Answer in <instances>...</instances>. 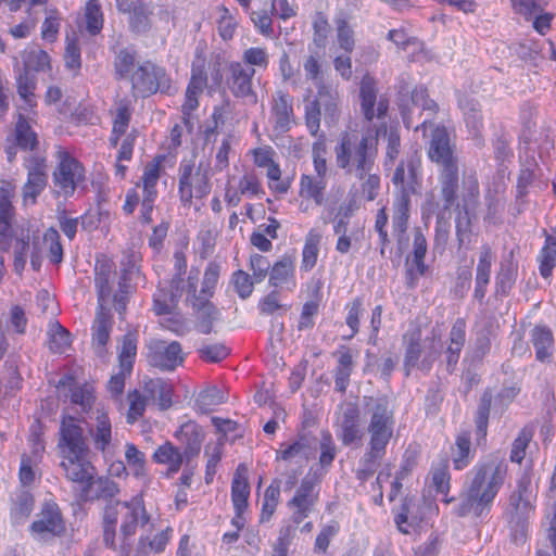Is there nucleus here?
Returning a JSON list of instances; mask_svg holds the SVG:
<instances>
[{"mask_svg": "<svg viewBox=\"0 0 556 556\" xmlns=\"http://www.w3.org/2000/svg\"><path fill=\"white\" fill-rule=\"evenodd\" d=\"M326 181L324 177L302 175L300 182V195L305 199H313L317 205L325 201Z\"/></svg>", "mask_w": 556, "mask_h": 556, "instance_id": "a19ab883", "label": "nucleus"}, {"mask_svg": "<svg viewBox=\"0 0 556 556\" xmlns=\"http://www.w3.org/2000/svg\"><path fill=\"white\" fill-rule=\"evenodd\" d=\"M255 68L241 62H231L226 72V84L231 94L245 99L250 104L257 103V94L253 88Z\"/></svg>", "mask_w": 556, "mask_h": 556, "instance_id": "ddd939ff", "label": "nucleus"}, {"mask_svg": "<svg viewBox=\"0 0 556 556\" xmlns=\"http://www.w3.org/2000/svg\"><path fill=\"white\" fill-rule=\"evenodd\" d=\"M71 344L70 332L58 321L50 324L48 329V348L53 353H64Z\"/></svg>", "mask_w": 556, "mask_h": 556, "instance_id": "49530a36", "label": "nucleus"}, {"mask_svg": "<svg viewBox=\"0 0 556 556\" xmlns=\"http://www.w3.org/2000/svg\"><path fill=\"white\" fill-rule=\"evenodd\" d=\"M493 262V253L489 245L481 248L479 262L476 269V289L475 298L482 301L485 296L486 286L490 282L491 266Z\"/></svg>", "mask_w": 556, "mask_h": 556, "instance_id": "72a5a7b5", "label": "nucleus"}, {"mask_svg": "<svg viewBox=\"0 0 556 556\" xmlns=\"http://www.w3.org/2000/svg\"><path fill=\"white\" fill-rule=\"evenodd\" d=\"M62 462L60 464L64 471L65 477L75 483L81 484L83 488L96 475V469L92 464L88 460V455H73L61 456Z\"/></svg>", "mask_w": 556, "mask_h": 556, "instance_id": "b1692460", "label": "nucleus"}, {"mask_svg": "<svg viewBox=\"0 0 556 556\" xmlns=\"http://www.w3.org/2000/svg\"><path fill=\"white\" fill-rule=\"evenodd\" d=\"M148 350L149 364L162 370H174L184 362L182 349L177 341L153 340Z\"/></svg>", "mask_w": 556, "mask_h": 556, "instance_id": "a211bd4d", "label": "nucleus"}, {"mask_svg": "<svg viewBox=\"0 0 556 556\" xmlns=\"http://www.w3.org/2000/svg\"><path fill=\"white\" fill-rule=\"evenodd\" d=\"M250 495V484L248 482V468L240 464L231 483V500L235 511H244L248 507V498Z\"/></svg>", "mask_w": 556, "mask_h": 556, "instance_id": "473e14b6", "label": "nucleus"}, {"mask_svg": "<svg viewBox=\"0 0 556 556\" xmlns=\"http://www.w3.org/2000/svg\"><path fill=\"white\" fill-rule=\"evenodd\" d=\"M363 406L368 419L366 427L368 443L359 459L356 477L365 482L375 475L387 455V447L393 438L395 420L386 397L364 396Z\"/></svg>", "mask_w": 556, "mask_h": 556, "instance_id": "f257e3e1", "label": "nucleus"}, {"mask_svg": "<svg viewBox=\"0 0 556 556\" xmlns=\"http://www.w3.org/2000/svg\"><path fill=\"white\" fill-rule=\"evenodd\" d=\"M493 392L491 389H485L481 395L477 414H476V426L477 432L481 437L486 435V429L489 424L490 408L492 404Z\"/></svg>", "mask_w": 556, "mask_h": 556, "instance_id": "09e8293b", "label": "nucleus"}, {"mask_svg": "<svg viewBox=\"0 0 556 556\" xmlns=\"http://www.w3.org/2000/svg\"><path fill=\"white\" fill-rule=\"evenodd\" d=\"M129 26L135 33H147L152 26V3L147 0H131L129 11Z\"/></svg>", "mask_w": 556, "mask_h": 556, "instance_id": "c85d7f7f", "label": "nucleus"}, {"mask_svg": "<svg viewBox=\"0 0 556 556\" xmlns=\"http://www.w3.org/2000/svg\"><path fill=\"white\" fill-rule=\"evenodd\" d=\"M442 344L435 337L420 340L419 332H413L406 343L404 356L405 376H409L412 369L417 368L428 372L432 368L434 362L439 358Z\"/></svg>", "mask_w": 556, "mask_h": 556, "instance_id": "423d86ee", "label": "nucleus"}, {"mask_svg": "<svg viewBox=\"0 0 556 556\" xmlns=\"http://www.w3.org/2000/svg\"><path fill=\"white\" fill-rule=\"evenodd\" d=\"M314 448L311 441L306 437H301L298 441L289 445L286 450L280 452L277 458L289 460L294 457H302L307 460L313 455Z\"/></svg>", "mask_w": 556, "mask_h": 556, "instance_id": "3c124183", "label": "nucleus"}, {"mask_svg": "<svg viewBox=\"0 0 556 556\" xmlns=\"http://www.w3.org/2000/svg\"><path fill=\"white\" fill-rule=\"evenodd\" d=\"M176 438L184 446L186 463L199 455L204 439L203 430L195 422H186L176 432Z\"/></svg>", "mask_w": 556, "mask_h": 556, "instance_id": "a878e982", "label": "nucleus"}, {"mask_svg": "<svg viewBox=\"0 0 556 556\" xmlns=\"http://www.w3.org/2000/svg\"><path fill=\"white\" fill-rule=\"evenodd\" d=\"M339 358L334 371L336 390L340 393H345L350 383V377L353 371L354 361L353 355L348 348H342L338 351Z\"/></svg>", "mask_w": 556, "mask_h": 556, "instance_id": "e433bc0d", "label": "nucleus"}, {"mask_svg": "<svg viewBox=\"0 0 556 556\" xmlns=\"http://www.w3.org/2000/svg\"><path fill=\"white\" fill-rule=\"evenodd\" d=\"M27 182L24 186V198L33 202L45 189L48 181L46 159L41 155H33L26 160Z\"/></svg>", "mask_w": 556, "mask_h": 556, "instance_id": "5701e85b", "label": "nucleus"}, {"mask_svg": "<svg viewBox=\"0 0 556 556\" xmlns=\"http://www.w3.org/2000/svg\"><path fill=\"white\" fill-rule=\"evenodd\" d=\"M30 531L40 541L63 535L65 522L59 506L53 502L46 503L38 515V519L31 523Z\"/></svg>", "mask_w": 556, "mask_h": 556, "instance_id": "dca6fc26", "label": "nucleus"}, {"mask_svg": "<svg viewBox=\"0 0 556 556\" xmlns=\"http://www.w3.org/2000/svg\"><path fill=\"white\" fill-rule=\"evenodd\" d=\"M458 106L463 112L467 127L476 137L480 138L483 116L479 101L469 94H460L458 97Z\"/></svg>", "mask_w": 556, "mask_h": 556, "instance_id": "cd10ccee", "label": "nucleus"}, {"mask_svg": "<svg viewBox=\"0 0 556 556\" xmlns=\"http://www.w3.org/2000/svg\"><path fill=\"white\" fill-rule=\"evenodd\" d=\"M224 403L223 393L215 387L208 388L199 393L195 400V406L202 414H207L214 406Z\"/></svg>", "mask_w": 556, "mask_h": 556, "instance_id": "603ef678", "label": "nucleus"}, {"mask_svg": "<svg viewBox=\"0 0 556 556\" xmlns=\"http://www.w3.org/2000/svg\"><path fill=\"white\" fill-rule=\"evenodd\" d=\"M211 190L208 169L194 167L191 161H182L179 167V194L185 205H190L192 198L201 199Z\"/></svg>", "mask_w": 556, "mask_h": 556, "instance_id": "1a4fd4ad", "label": "nucleus"}, {"mask_svg": "<svg viewBox=\"0 0 556 556\" xmlns=\"http://www.w3.org/2000/svg\"><path fill=\"white\" fill-rule=\"evenodd\" d=\"M229 349L223 343H203L198 349L200 358L207 363H218L229 355Z\"/></svg>", "mask_w": 556, "mask_h": 556, "instance_id": "6e6d98bb", "label": "nucleus"}, {"mask_svg": "<svg viewBox=\"0 0 556 556\" xmlns=\"http://www.w3.org/2000/svg\"><path fill=\"white\" fill-rule=\"evenodd\" d=\"M232 282L236 292L241 299H247L251 295L255 283L254 279L252 280L251 276L243 270L233 273Z\"/></svg>", "mask_w": 556, "mask_h": 556, "instance_id": "338daca9", "label": "nucleus"}, {"mask_svg": "<svg viewBox=\"0 0 556 556\" xmlns=\"http://www.w3.org/2000/svg\"><path fill=\"white\" fill-rule=\"evenodd\" d=\"M59 434L58 450L60 456L73 455L76 457V454H89L87 438L76 418L72 416L64 417L61 421Z\"/></svg>", "mask_w": 556, "mask_h": 556, "instance_id": "4468645a", "label": "nucleus"}, {"mask_svg": "<svg viewBox=\"0 0 556 556\" xmlns=\"http://www.w3.org/2000/svg\"><path fill=\"white\" fill-rule=\"evenodd\" d=\"M316 87L317 94L316 98L312 101L317 103V106L320 110L324 108L326 122H336L339 117V94L337 90L327 86L324 81H318Z\"/></svg>", "mask_w": 556, "mask_h": 556, "instance_id": "7c9ffc66", "label": "nucleus"}, {"mask_svg": "<svg viewBox=\"0 0 556 556\" xmlns=\"http://www.w3.org/2000/svg\"><path fill=\"white\" fill-rule=\"evenodd\" d=\"M119 493L118 484L109 477L92 479L81 489V498L85 501L103 500L106 504L116 502L114 497Z\"/></svg>", "mask_w": 556, "mask_h": 556, "instance_id": "393cba45", "label": "nucleus"}, {"mask_svg": "<svg viewBox=\"0 0 556 556\" xmlns=\"http://www.w3.org/2000/svg\"><path fill=\"white\" fill-rule=\"evenodd\" d=\"M172 386L163 379H149L144 382L143 393L153 402H156L161 409H167L172 405Z\"/></svg>", "mask_w": 556, "mask_h": 556, "instance_id": "c9c22d12", "label": "nucleus"}, {"mask_svg": "<svg viewBox=\"0 0 556 556\" xmlns=\"http://www.w3.org/2000/svg\"><path fill=\"white\" fill-rule=\"evenodd\" d=\"M129 267L124 270V274L118 282V291L114 294V307L118 314H123L126 309V299L129 293V286L127 279L129 275L134 274L135 263L129 260Z\"/></svg>", "mask_w": 556, "mask_h": 556, "instance_id": "13d9d810", "label": "nucleus"}, {"mask_svg": "<svg viewBox=\"0 0 556 556\" xmlns=\"http://www.w3.org/2000/svg\"><path fill=\"white\" fill-rule=\"evenodd\" d=\"M153 459L159 464L168 465V471L173 473L180 469L186 458L178 447L174 446L170 442H166L155 450Z\"/></svg>", "mask_w": 556, "mask_h": 556, "instance_id": "37998d69", "label": "nucleus"}, {"mask_svg": "<svg viewBox=\"0 0 556 556\" xmlns=\"http://www.w3.org/2000/svg\"><path fill=\"white\" fill-rule=\"evenodd\" d=\"M243 65L253 67L258 66L266 68L269 63V55L264 48L253 47L249 48L243 52L242 55Z\"/></svg>", "mask_w": 556, "mask_h": 556, "instance_id": "0e129e2a", "label": "nucleus"}, {"mask_svg": "<svg viewBox=\"0 0 556 556\" xmlns=\"http://www.w3.org/2000/svg\"><path fill=\"white\" fill-rule=\"evenodd\" d=\"M409 208L410 202L394 201L393 203L392 227L399 241L402 240L407 230Z\"/></svg>", "mask_w": 556, "mask_h": 556, "instance_id": "de8ad7c7", "label": "nucleus"}, {"mask_svg": "<svg viewBox=\"0 0 556 556\" xmlns=\"http://www.w3.org/2000/svg\"><path fill=\"white\" fill-rule=\"evenodd\" d=\"M337 40L339 47L346 53H351L354 50V31L343 18L337 21Z\"/></svg>", "mask_w": 556, "mask_h": 556, "instance_id": "680f3d73", "label": "nucleus"}, {"mask_svg": "<svg viewBox=\"0 0 556 556\" xmlns=\"http://www.w3.org/2000/svg\"><path fill=\"white\" fill-rule=\"evenodd\" d=\"M531 341L535 349L538 361L544 362L551 356V350L554 344L553 333L545 326H536L531 332Z\"/></svg>", "mask_w": 556, "mask_h": 556, "instance_id": "79ce46f5", "label": "nucleus"}, {"mask_svg": "<svg viewBox=\"0 0 556 556\" xmlns=\"http://www.w3.org/2000/svg\"><path fill=\"white\" fill-rule=\"evenodd\" d=\"M470 437L467 433H462L456 439V453L454 456V465L456 469H463L467 466L468 456L470 453Z\"/></svg>", "mask_w": 556, "mask_h": 556, "instance_id": "69168bd1", "label": "nucleus"}, {"mask_svg": "<svg viewBox=\"0 0 556 556\" xmlns=\"http://www.w3.org/2000/svg\"><path fill=\"white\" fill-rule=\"evenodd\" d=\"M321 233L316 229H311L305 237V244L302 253V268L311 270L317 262Z\"/></svg>", "mask_w": 556, "mask_h": 556, "instance_id": "a18cd8bd", "label": "nucleus"}, {"mask_svg": "<svg viewBox=\"0 0 556 556\" xmlns=\"http://www.w3.org/2000/svg\"><path fill=\"white\" fill-rule=\"evenodd\" d=\"M59 164L53 170L54 191L64 198L74 194L77 186L85 178L83 165L65 151L58 152Z\"/></svg>", "mask_w": 556, "mask_h": 556, "instance_id": "9d476101", "label": "nucleus"}, {"mask_svg": "<svg viewBox=\"0 0 556 556\" xmlns=\"http://www.w3.org/2000/svg\"><path fill=\"white\" fill-rule=\"evenodd\" d=\"M317 500L318 493L315 491L314 480L308 477L304 478L294 496L287 504L293 510L292 521L295 525L301 523L312 511Z\"/></svg>", "mask_w": 556, "mask_h": 556, "instance_id": "412c9836", "label": "nucleus"}, {"mask_svg": "<svg viewBox=\"0 0 556 556\" xmlns=\"http://www.w3.org/2000/svg\"><path fill=\"white\" fill-rule=\"evenodd\" d=\"M128 401L129 410L127 414V421L129 424H134L139 417L143 415L149 399L144 393L141 394L139 391L135 390L128 394Z\"/></svg>", "mask_w": 556, "mask_h": 556, "instance_id": "052dcab7", "label": "nucleus"}, {"mask_svg": "<svg viewBox=\"0 0 556 556\" xmlns=\"http://www.w3.org/2000/svg\"><path fill=\"white\" fill-rule=\"evenodd\" d=\"M115 276L114 263L109 260L97 261L94 267V282L98 291L99 306L110 298L112 292L111 282Z\"/></svg>", "mask_w": 556, "mask_h": 556, "instance_id": "c756f323", "label": "nucleus"}, {"mask_svg": "<svg viewBox=\"0 0 556 556\" xmlns=\"http://www.w3.org/2000/svg\"><path fill=\"white\" fill-rule=\"evenodd\" d=\"M540 273L544 278L552 275V270L556 263V238L547 236L546 243L540 255Z\"/></svg>", "mask_w": 556, "mask_h": 556, "instance_id": "8fccbe9b", "label": "nucleus"}, {"mask_svg": "<svg viewBox=\"0 0 556 556\" xmlns=\"http://www.w3.org/2000/svg\"><path fill=\"white\" fill-rule=\"evenodd\" d=\"M530 486L531 477L528 472H525L518 480L516 490L509 496L506 518L515 543L525 541L528 519L534 511Z\"/></svg>", "mask_w": 556, "mask_h": 556, "instance_id": "39448f33", "label": "nucleus"}, {"mask_svg": "<svg viewBox=\"0 0 556 556\" xmlns=\"http://www.w3.org/2000/svg\"><path fill=\"white\" fill-rule=\"evenodd\" d=\"M419 128L422 129L424 136H426L428 129L431 131L428 147V156L431 162L435 163L440 169L458 166L455 146L451 143L450 134L445 126L424 119L415 126V130Z\"/></svg>", "mask_w": 556, "mask_h": 556, "instance_id": "0eeeda50", "label": "nucleus"}, {"mask_svg": "<svg viewBox=\"0 0 556 556\" xmlns=\"http://www.w3.org/2000/svg\"><path fill=\"white\" fill-rule=\"evenodd\" d=\"M17 93L24 101L23 109L31 110L37 105L35 89H36V77L27 72L23 71L16 78Z\"/></svg>", "mask_w": 556, "mask_h": 556, "instance_id": "c03bdc74", "label": "nucleus"}, {"mask_svg": "<svg viewBox=\"0 0 556 556\" xmlns=\"http://www.w3.org/2000/svg\"><path fill=\"white\" fill-rule=\"evenodd\" d=\"M195 279L188 278V293H191L190 302L197 316V329L203 334H210L213 331V324L218 319L219 311L205 296L197 295Z\"/></svg>", "mask_w": 556, "mask_h": 556, "instance_id": "aec40b11", "label": "nucleus"}, {"mask_svg": "<svg viewBox=\"0 0 556 556\" xmlns=\"http://www.w3.org/2000/svg\"><path fill=\"white\" fill-rule=\"evenodd\" d=\"M377 137L344 132L334 148L337 165L362 180L371 172L377 156Z\"/></svg>", "mask_w": 556, "mask_h": 556, "instance_id": "7ed1b4c3", "label": "nucleus"}, {"mask_svg": "<svg viewBox=\"0 0 556 556\" xmlns=\"http://www.w3.org/2000/svg\"><path fill=\"white\" fill-rule=\"evenodd\" d=\"M427 253V240L420 229H417L414 233L413 242V263L416 266L419 275H424L426 271L425 256Z\"/></svg>", "mask_w": 556, "mask_h": 556, "instance_id": "4d7b16f0", "label": "nucleus"}, {"mask_svg": "<svg viewBox=\"0 0 556 556\" xmlns=\"http://www.w3.org/2000/svg\"><path fill=\"white\" fill-rule=\"evenodd\" d=\"M111 327L112 320L110 314L104 312L103 306H99L92 327L93 344L98 355L103 354L104 346L110 338Z\"/></svg>", "mask_w": 556, "mask_h": 556, "instance_id": "4c0bfd02", "label": "nucleus"}, {"mask_svg": "<svg viewBox=\"0 0 556 556\" xmlns=\"http://www.w3.org/2000/svg\"><path fill=\"white\" fill-rule=\"evenodd\" d=\"M377 80L369 74H365L359 85L361 110L367 121L375 117L383 118L387 115L389 101L384 97L377 100Z\"/></svg>", "mask_w": 556, "mask_h": 556, "instance_id": "f3484780", "label": "nucleus"}, {"mask_svg": "<svg viewBox=\"0 0 556 556\" xmlns=\"http://www.w3.org/2000/svg\"><path fill=\"white\" fill-rule=\"evenodd\" d=\"M472 475L457 509L462 517L469 514L480 517L490 510L491 504L505 482L507 464L498 458H490L477 465Z\"/></svg>", "mask_w": 556, "mask_h": 556, "instance_id": "f03ea898", "label": "nucleus"}, {"mask_svg": "<svg viewBox=\"0 0 556 556\" xmlns=\"http://www.w3.org/2000/svg\"><path fill=\"white\" fill-rule=\"evenodd\" d=\"M207 84L206 72L202 67H192L190 81L186 90V99L182 104V113L189 115L199 106L198 97L202 93Z\"/></svg>", "mask_w": 556, "mask_h": 556, "instance_id": "2f4dec72", "label": "nucleus"}, {"mask_svg": "<svg viewBox=\"0 0 556 556\" xmlns=\"http://www.w3.org/2000/svg\"><path fill=\"white\" fill-rule=\"evenodd\" d=\"M450 238V223L443 215H438L433 250L443 253Z\"/></svg>", "mask_w": 556, "mask_h": 556, "instance_id": "e2e57ef3", "label": "nucleus"}, {"mask_svg": "<svg viewBox=\"0 0 556 556\" xmlns=\"http://www.w3.org/2000/svg\"><path fill=\"white\" fill-rule=\"evenodd\" d=\"M418 167V162L413 157L397 164L392 176V184L395 187L394 201L410 202V197L419 192L421 179Z\"/></svg>", "mask_w": 556, "mask_h": 556, "instance_id": "f8f14e48", "label": "nucleus"}, {"mask_svg": "<svg viewBox=\"0 0 556 556\" xmlns=\"http://www.w3.org/2000/svg\"><path fill=\"white\" fill-rule=\"evenodd\" d=\"M86 28L91 35H97L103 27L101 4L98 0H89L86 4Z\"/></svg>", "mask_w": 556, "mask_h": 556, "instance_id": "5fc2aeb1", "label": "nucleus"}, {"mask_svg": "<svg viewBox=\"0 0 556 556\" xmlns=\"http://www.w3.org/2000/svg\"><path fill=\"white\" fill-rule=\"evenodd\" d=\"M47 70H50V56L46 51L34 49L26 52L23 71L30 73V71L45 72Z\"/></svg>", "mask_w": 556, "mask_h": 556, "instance_id": "864d4df0", "label": "nucleus"}, {"mask_svg": "<svg viewBox=\"0 0 556 556\" xmlns=\"http://www.w3.org/2000/svg\"><path fill=\"white\" fill-rule=\"evenodd\" d=\"M439 184L443 208L450 210L458 200L459 166L439 169Z\"/></svg>", "mask_w": 556, "mask_h": 556, "instance_id": "bb28decb", "label": "nucleus"}, {"mask_svg": "<svg viewBox=\"0 0 556 556\" xmlns=\"http://www.w3.org/2000/svg\"><path fill=\"white\" fill-rule=\"evenodd\" d=\"M270 113L274 131L279 135L288 132L294 123L293 98L282 90L276 91L273 94Z\"/></svg>", "mask_w": 556, "mask_h": 556, "instance_id": "4be33fe9", "label": "nucleus"}, {"mask_svg": "<svg viewBox=\"0 0 556 556\" xmlns=\"http://www.w3.org/2000/svg\"><path fill=\"white\" fill-rule=\"evenodd\" d=\"M89 433L97 451L105 453L112 443V425L106 413L97 412L96 422L89 429Z\"/></svg>", "mask_w": 556, "mask_h": 556, "instance_id": "f704fd0d", "label": "nucleus"}, {"mask_svg": "<svg viewBox=\"0 0 556 556\" xmlns=\"http://www.w3.org/2000/svg\"><path fill=\"white\" fill-rule=\"evenodd\" d=\"M270 262L264 255L253 254L250 257V269L252 271V278L255 282H261L265 279L270 269Z\"/></svg>", "mask_w": 556, "mask_h": 556, "instance_id": "774afa93", "label": "nucleus"}, {"mask_svg": "<svg viewBox=\"0 0 556 556\" xmlns=\"http://www.w3.org/2000/svg\"><path fill=\"white\" fill-rule=\"evenodd\" d=\"M269 271V285L273 287H280L285 283L292 282L294 277V257L291 255H283L273 266Z\"/></svg>", "mask_w": 556, "mask_h": 556, "instance_id": "58836bf2", "label": "nucleus"}, {"mask_svg": "<svg viewBox=\"0 0 556 556\" xmlns=\"http://www.w3.org/2000/svg\"><path fill=\"white\" fill-rule=\"evenodd\" d=\"M122 515L121 535L124 541L135 535L137 528L149 523L150 517L142 502L134 498L130 502H112L103 509V542L110 548H115L116 523Z\"/></svg>", "mask_w": 556, "mask_h": 556, "instance_id": "20e7f679", "label": "nucleus"}, {"mask_svg": "<svg viewBox=\"0 0 556 556\" xmlns=\"http://www.w3.org/2000/svg\"><path fill=\"white\" fill-rule=\"evenodd\" d=\"M338 438L344 446H359L363 439L361 409L356 403H343L337 416Z\"/></svg>", "mask_w": 556, "mask_h": 556, "instance_id": "9b49d317", "label": "nucleus"}, {"mask_svg": "<svg viewBox=\"0 0 556 556\" xmlns=\"http://www.w3.org/2000/svg\"><path fill=\"white\" fill-rule=\"evenodd\" d=\"M12 248L14 255V270L21 274L29 257L34 270H39L42 262L41 245L42 241L36 233H30L29 229H14L12 235Z\"/></svg>", "mask_w": 556, "mask_h": 556, "instance_id": "6e6552de", "label": "nucleus"}, {"mask_svg": "<svg viewBox=\"0 0 556 556\" xmlns=\"http://www.w3.org/2000/svg\"><path fill=\"white\" fill-rule=\"evenodd\" d=\"M14 139L16 147L25 151H33L38 146L36 132L33 130L28 118L21 113L17 115V119L15 122Z\"/></svg>", "mask_w": 556, "mask_h": 556, "instance_id": "ea45409f", "label": "nucleus"}, {"mask_svg": "<svg viewBox=\"0 0 556 556\" xmlns=\"http://www.w3.org/2000/svg\"><path fill=\"white\" fill-rule=\"evenodd\" d=\"M439 111L438 103L429 98L428 90L426 87L418 86L412 91V106H403L401 114L402 119L406 128H412L419 119L420 123L424 119H431L437 115Z\"/></svg>", "mask_w": 556, "mask_h": 556, "instance_id": "2eb2a0df", "label": "nucleus"}, {"mask_svg": "<svg viewBox=\"0 0 556 556\" xmlns=\"http://www.w3.org/2000/svg\"><path fill=\"white\" fill-rule=\"evenodd\" d=\"M130 80L134 93L142 97L155 93L167 83L164 70L151 63L139 66Z\"/></svg>", "mask_w": 556, "mask_h": 556, "instance_id": "6ab92c4d", "label": "nucleus"}, {"mask_svg": "<svg viewBox=\"0 0 556 556\" xmlns=\"http://www.w3.org/2000/svg\"><path fill=\"white\" fill-rule=\"evenodd\" d=\"M130 117L131 112L128 101L121 100L117 102L113 122V135H124L128 128Z\"/></svg>", "mask_w": 556, "mask_h": 556, "instance_id": "bf43d9fd", "label": "nucleus"}]
</instances>
